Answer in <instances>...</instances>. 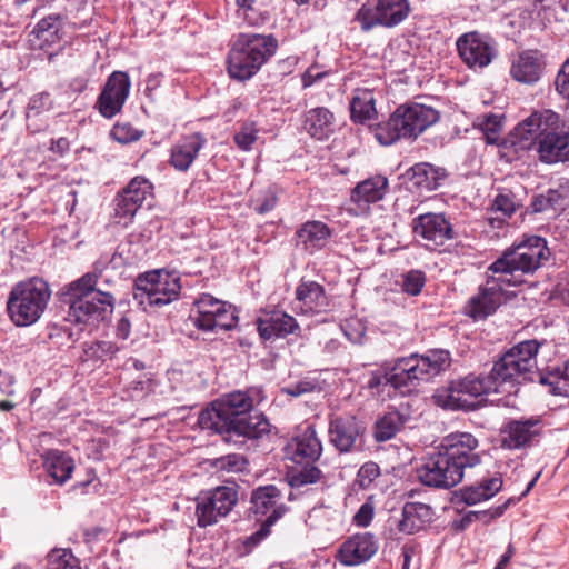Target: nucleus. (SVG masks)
<instances>
[{"label":"nucleus","mask_w":569,"mask_h":569,"mask_svg":"<svg viewBox=\"0 0 569 569\" xmlns=\"http://www.w3.org/2000/svg\"><path fill=\"white\" fill-rule=\"evenodd\" d=\"M539 347L537 340L519 342L493 363L488 375L470 373L437 389L433 402L443 409L470 411L485 396L511 393L518 385L537 381L540 377L537 366Z\"/></svg>","instance_id":"f257e3e1"},{"label":"nucleus","mask_w":569,"mask_h":569,"mask_svg":"<svg viewBox=\"0 0 569 569\" xmlns=\"http://www.w3.org/2000/svg\"><path fill=\"white\" fill-rule=\"evenodd\" d=\"M260 401L258 389L231 392L201 410L198 423L203 430L221 435L227 442L260 439L271 428L266 416L253 410Z\"/></svg>","instance_id":"f03ea898"},{"label":"nucleus","mask_w":569,"mask_h":569,"mask_svg":"<svg viewBox=\"0 0 569 569\" xmlns=\"http://www.w3.org/2000/svg\"><path fill=\"white\" fill-rule=\"evenodd\" d=\"M478 439L469 432H452L417 468L420 482L430 488L450 489L460 483L467 468L481 462Z\"/></svg>","instance_id":"7ed1b4c3"},{"label":"nucleus","mask_w":569,"mask_h":569,"mask_svg":"<svg viewBox=\"0 0 569 569\" xmlns=\"http://www.w3.org/2000/svg\"><path fill=\"white\" fill-rule=\"evenodd\" d=\"M561 119L552 110L535 111L509 134V143L518 153L537 146L540 161L557 163L569 161V130L560 128Z\"/></svg>","instance_id":"20e7f679"},{"label":"nucleus","mask_w":569,"mask_h":569,"mask_svg":"<svg viewBox=\"0 0 569 569\" xmlns=\"http://www.w3.org/2000/svg\"><path fill=\"white\" fill-rule=\"evenodd\" d=\"M98 274L88 272L70 282L61 291V301L68 305L66 320L84 326H97L114 309V297L97 288Z\"/></svg>","instance_id":"39448f33"},{"label":"nucleus","mask_w":569,"mask_h":569,"mask_svg":"<svg viewBox=\"0 0 569 569\" xmlns=\"http://www.w3.org/2000/svg\"><path fill=\"white\" fill-rule=\"evenodd\" d=\"M440 118L437 109L422 103L399 106L385 122L373 128L376 139L390 146L400 139H417Z\"/></svg>","instance_id":"423d86ee"},{"label":"nucleus","mask_w":569,"mask_h":569,"mask_svg":"<svg viewBox=\"0 0 569 569\" xmlns=\"http://www.w3.org/2000/svg\"><path fill=\"white\" fill-rule=\"evenodd\" d=\"M450 353L443 349L430 350L426 355L399 358L386 371V382L401 392L410 391L420 381H429L450 367Z\"/></svg>","instance_id":"0eeeda50"},{"label":"nucleus","mask_w":569,"mask_h":569,"mask_svg":"<svg viewBox=\"0 0 569 569\" xmlns=\"http://www.w3.org/2000/svg\"><path fill=\"white\" fill-rule=\"evenodd\" d=\"M322 450V442L312 425L299 429L287 442L283 448L284 458L298 466L290 475L292 487L313 485L323 478L322 471L316 466Z\"/></svg>","instance_id":"6e6552de"},{"label":"nucleus","mask_w":569,"mask_h":569,"mask_svg":"<svg viewBox=\"0 0 569 569\" xmlns=\"http://www.w3.org/2000/svg\"><path fill=\"white\" fill-rule=\"evenodd\" d=\"M278 41L271 34L241 33L228 54L232 79L249 80L276 53Z\"/></svg>","instance_id":"1a4fd4ad"},{"label":"nucleus","mask_w":569,"mask_h":569,"mask_svg":"<svg viewBox=\"0 0 569 569\" xmlns=\"http://www.w3.org/2000/svg\"><path fill=\"white\" fill-rule=\"evenodd\" d=\"M51 298L49 283L33 277L16 283L7 300V311L10 320L17 327H28L36 323L46 311Z\"/></svg>","instance_id":"9d476101"},{"label":"nucleus","mask_w":569,"mask_h":569,"mask_svg":"<svg viewBox=\"0 0 569 569\" xmlns=\"http://www.w3.org/2000/svg\"><path fill=\"white\" fill-rule=\"evenodd\" d=\"M549 250L547 241L538 236L526 237L522 241L507 249L488 268V272L500 274L509 280V284L516 286L520 281L515 273H532L541 267L542 261L548 259Z\"/></svg>","instance_id":"9b49d317"},{"label":"nucleus","mask_w":569,"mask_h":569,"mask_svg":"<svg viewBox=\"0 0 569 569\" xmlns=\"http://www.w3.org/2000/svg\"><path fill=\"white\" fill-rule=\"evenodd\" d=\"M250 512L260 522L259 529L247 539V545L256 546L269 536L271 527L288 511L283 495L274 485L260 486L252 490Z\"/></svg>","instance_id":"f8f14e48"},{"label":"nucleus","mask_w":569,"mask_h":569,"mask_svg":"<svg viewBox=\"0 0 569 569\" xmlns=\"http://www.w3.org/2000/svg\"><path fill=\"white\" fill-rule=\"evenodd\" d=\"M180 290V277L176 271L152 270L136 279L133 298L143 308L162 307L176 300Z\"/></svg>","instance_id":"ddd939ff"},{"label":"nucleus","mask_w":569,"mask_h":569,"mask_svg":"<svg viewBox=\"0 0 569 569\" xmlns=\"http://www.w3.org/2000/svg\"><path fill=\"white\" fill-rule=\"evenodd\" d=\"M196 500L198 526L204 528L217 523L234 508L238 502V491L234 487L220 486L201 492Z\"/></svg>","instance_id":"4468645a"},{"label":"nucleus","mask_w":569,"mask_h":569,"mask_svg":"<svg viewBox=\"0 0 569 569\" xmlns=\"http://www.w3.org/2000/svg\"><path fill=\"white\" fill-rule=\"evenodd\" d=\"M365 426L352 415H332L329 419V443L339 453H352L363 447Z\"/></svg>","instance_id":"2eb2a0df"},{"label":"nucleus","mask_w":569,"mask_h":569,"mask_svg":"<svg viewBox=\"0 0 569 569\" xmlns=\"http://www.w3.org/2000/svg\"><path fill=\"white\" fill-rule=\"evenodd\" d=\"M456 46L463 63L473 70L488 67L497 56L493 41L488 36L477 31L460 36Z\"/></svg>","instance_id":"dca6fc26"},{"label":"nucleus","mask_w":569,"mask_h":569,"mask_svg":"<svg viewBox=\"0 0 569 569\" xmlns=\"http://www.w3.org/2000/svg\"><path fill=\"white\" fill-rule=\"evenodd\" d=\"M131 81L127 72L113 71L107 79L96 102V108L103 118L111 119L118 114L130 92Z\"/></svg>","instance_id":"f3484780"},{"label":"nucleus","mask_w":569,"mask_h":569,"mask_svg":"<svg viewBox=\"0 0 569 569\" xmlns=\"http://www.w3.org/2000/svg\"><path fill=\"white\" fill-rule=\"evenodd\" d=\"M540 418L513 419L501 429V446L506 449H525L536 445L542 435Z\"/></svg>","instance_id":"a211bd4d"},{"label":"nucleus","mask_w":569,"mask_h":569,"mask_svg":"<svg viewBox=\"0 0 569 569\" xmlns=\"http://www.w3.org/2000/svg\"><path fill=\"white\" fill-rule=\"evenodd\" d=\"M506 286H510L508 279L500 274H489L478 295L469 300L468 315L475 319H482L493 313L502 302Z\"/></svg>","instance_id":"6ab92c4d"},{"label":"nucleus","mask_w":569,"mask_h":569,"mask_svg":"<svg viewBox=\"0 0 569 569\" xmlns=\"http://www.w3.org/2000/svg\"><path fill=\"white\" fill-rule=\"evenodd\" d=\"M378 548V539L371 532L356 533L340 545L337 559L343 566H360L369 561L377 553Z\"/></svg>","instance_id":"aec40b11"},{"label":"nucleus","mask_w":569,"mask_h":569,"mask_svg":"<svg viewBox=\"0 0 569 569\" xmlns=\"http://www.w3.org/2000/svg\"><path fill=\"white\" fill-rule=\"evenodd\" d=\"M412 231L428 242L426 246L439 247L453 238L452 226L442 213L419 214L412 220Z\"/></svg>","instance_id":"412c9836"},{"label":"nucleus","mask_w":569,"mask_h":569,"mask_svg":"<svg viewBox=\"0 0 569 569\" xmlns=\"http://www.w3.org/2000/svg\"><path fill=\"white\" fill-rule=\"evenodd\" d=\"M151 194V182L143 177H134L116 197V216L120 219L131 220Z\"/></svg>","instance_id":"4be33fe9"},{"label":"nucleus","mask_w":569,"mask_h":569,"mask_svg":"<svg viewBox=\"0 0 569 569\" xmlns=\"http://www.w3.org/2000/svg\"><path fill=\"white\" fill-rule=\"evenodd\" d=\"M256 325L262 340L286 338L300 332V326L296 318L278 309L262 311L257 318Z\"/></svg>","instance_id":"5701e85b"},{"label":"nucleus","mask_w":569,"mask_h":569,"mask_svg":"<svg viewBox=\"0 0 569 569\" xmlns=\"http://www.w3.org/2000/svg\"><path fill=\"white\" fill-rule=\"evenodd\" d=\"M296 303L293 309L303 315H315L325 311L328 307V297L325 288L312 280H302L296 288Z\"/></svg>","instance_id":"b1692460"},{"label":"nucleus","mask_w":569,"mask_h":569,"mask_svg":"<svg viewBox=\"0 0 569 569\" xmlns=\"http://www.w3.org/2000/svg\"><path fill=\"white\" fill-rule=\"evenodd\" d=\"M204 144L206 139L201 133L183 137L172 147L170 163L179 171H187Z\"/></svg>","instance_id":"393cba45"},{"label":"nucleus","mask_w":569,"mask_h":569,"mask_svg":"<svg viewBox=\"0 0 569 569\" xmlns=\"http://www.w3.org/2000/svg\"><path fill=\"white\" fill-rule=\"evenodd\" d=\"M333 127L335 116L325 107L312 108L303 114L302 129L313 139H327L333 132Z\"/></svg>","instance_id":"a878e982"},{"label":"nucleus","mask_w":569,"mask_h":569,"mask_svg":"<svg viewBox=\"0 0 569 569\" xmlns=\"http://www.w3.org/2000/svg\"><path fill=\"white\" fill-rule=\"evenodd\" d=\"M432 509L422 502H406L402 507L401 519L398 521V529L405 535H412L431 521Z\"/></svg>","instance_id":"bb28decb"},{"label":"nucleus","mask_w":569,"mask_h":569,"mask_svg":"<svg viewBox=\"0 0 569 569\" xmlns=\"http://www.w3.org/2000/svg\"><path fill=\"white\" fill-rule=\"evenodd\" d=\"M542 69L540 54L525 51L512 61L510 73L516 81L530 84L539 80Z\"/></svg>","instance_id":"cd10ccee"},{"label":"nucleus","mask_w":569,"mask_h":569,"mask_svg":"<svg viewBox=\"0 0 569 569\" xmlns=\"http://www.w3.org/2000/svg\"><path fill=\"white\" fill-rule=\"evenodd\" d=\"M298 244L309 253L322 249L331 237L329 227L321 221H307L296 232Z\"/></svg>","instance_id":"c85d7f7f"},{"label":"nucleus","mask_w":569,"mask_h":569,"mask_svg":"<svg viewBox=\"0 0 569 569\" xmlns=\"http://www.w3.org/2000/svg\"><path fill=\"white\" fill-rule=\"evenodd\" d=\"M43 468L57 485L66 483L74 470L72 457L60 450H49L42 456Z\"/></svg>","instance_id":"c756f323"},{"label":"nucleus","mask_w":569,"mask_h":569,"mask_svg":"<svg viewBox=\"0 0 569 569\" xmlns=\"http://www.w3.org/2000/svg\"><path fill=\"white\" fill-rule=\"evenodd\" d=\"M388 179L383 176L370 177L359 183L351 191V201L358 204L373 203L385 197Z\"/></svg>","instance_id":"7c9ffc66"},{"label":"nucleus","mask_w":569,"mask_h":569,"mask_svg":"<svg viewBox=\"0 0 569 569\" xmlns=\"http://www.w3.org/2000/svg\"><path fill=\"white\" fill-rule=\"evenodd\" d=\"M502 487V478L495 475L488 479H482L476 485L468 486L461 490V500L466 505H476L492 498Z\"/></svg>","instance_id":"2f4dec72"},{"label":"nucleus","mask_w":569,"mask_h":569,"mask_svg":"<svg viewBox=\"0 0 569 569\" xmlns=\"http://www.w3.org/2000/svg\"><path fill=\"white\" fill-rule=\"evenodd\" d=\"M226 301L219 300L209 293H202L196 301L197 308L196 326L207 331L216 319L218 312L226 308Z\"/></svg>","instance_id":"473e14b6"},{"label":"nucleus","mask_w":569,"mask_h":569,"mask_svg":"<svg viewBox=\"0 0 569 569\" xmlns=\"http://www.w3.org/2000/svg\"><path fill=\"white\" fill-rule=\"evenodd\" d=\"M411 180L413 183L427 191L436 190L440 182L446 178V172L441 168H437L430 163L421 162L411 168Z\"/></svg>","instance_id":"72a5a7b5"},{"label":"nucleus","mask_w":569,"mask_h":569,"mask_svg":"<svg viewBox=\"0 0 569 569\" xmlns=\"http://www.w3.org/2000/svg\"><path fill=\"white\" fill-rule=\"evenodd\" d=\"M373 92L369 89L355 90L350 102V114L355 122L363 123L376 116Z\"/></svg>","instance_id":"f704fd0d"},{"label":"nucleus","mask_w":569,"mask_h":569,"mask_svg":"<svg viewBox=\"0 0 569 569\" xmlns=\"http://www.w3.org/2000/svg\"><path fill=\"white\" fill-rule=\"evenodd\" d=\"M537 381L549 386L550 392L553 395L569 397V361L547 373L540 371V377H538Z\"/></svg>","instance_id":"c9c22d12"},{"label":"nucleus","mask_w":569,"mask_h":569,"mask_svg":"<svg viewBox=\"0 0 569 569\" xmlns=\"http://www.w3.org/2000/svg\"><path fill=\"white\" fill-rule=\"evenodd\" d=\"M403 425L402 416L397 411L386 413L375 425L373 437L377 441H387L396 436Z\"/></svg>","instance_id":"e433bc0d"},{"label":"nucleus","mask_w":569,"mask_h":569,"mask_svg":"<svg viewBox=\"0 0 569 569\" xmlns=\"http://www.w3.org/2000/svg\"><path fill=\"white\" fill-rule=\"evenodd\" d=\"M210 466L216 472L224 476L242 472L247 468L248 461L246 457L240 453H229L210 460Z\"/></svg>","instance_id":"4c0bfd02"},{"label":"nucleus","mask_w":569,"mask_h":569,"mask_svg":"<svg viewBox=\"0 0 569 569\" xmlns=\"http://www.w3.org/2000/svg\"><path fill=\"white\" fill-rule=\"evenodd\" d=\"M535 212H542L548 210H562L565 208V197L556 189H549L546 193L536 196L531 202Z\"/></svg>","instance_id":"58836bf2"},{"label":"nucleus","mask_w":569,"mask_h":569,"mask_svg":"<svg viewBox=\"0 0 569 569\" xmlns=\"http://www.w3.org/2000/svg\"><path fill=\"white\" fill-rule=\"evenodd\" d=\"M61 29L60 14H50L41 19L34 27L32 33L44 41H50Z\"/></svg>","instance_id":"ea45409f"},{"label":"nucleus","mask_w":569,"mask_h":569,"mask_svg":"<svg viewBox=\"0 0 569 569\" xmlns=\"http://www.w3.org/2000/svg\"><path fill=\"white\" fill-rule=\"evenodd\" d=\"M49 569H81L79 560L70 550L57 549L48 555Z\"/></svg>","instance_id":"a19ab883"},{"label":"nucleus","mask_w":569,"mask_h":569,"mask_svg":"<svg viewBox=\"0 0 569 569\" xmlns=\"http://www.w3.org/2000/svg\"><path fill=\"white\" fill-rule=\"evenodd\" d=\"M259 130L253 122H244L234 133L236 146L242 151H250L258 139Z\"/></svg>","instance_id":"79ce46f5"},{"label":"nucleus","mask_w":569,"mask_h":569,"mask_svg":"<svg viewBox=\"0 0 569 569\" xmlns=\"http://www.w3.org/2000/svg\"><path fill=\"white\" fill-rule=\"evenodd\" d=\"M238 323V316L236 308L226 303V308H222L220 312H218L216 319L211 323L210 328L207 331L214 330H231Z\"/></svg>","instance_id":"37998d69"},{"label":"nucleus","mask_w":569,"mask_h":569,"mask_svg":"<svg viewBox=\"0 0 569 569\" xmlns=\"http://www.w3.org/2000/svg\"><path fill=\"white\" fill-rule=\"evenodd\" d=\"M426 283V276L420 270H410L402 276L401 288L402 291L410 295L417 296L421 292Z\"/></svg>","instance_id":"c03bdc74"},{"label":"nucleus","mask_w":569,"mask_h":569,"mask_svg":"<svg viewBox=\"0 0 569 569\" xmlns=\"http://www.w3.org/2000/svg\"><path fill=\"white\" fill-rule=\"evenodd\" d=\"M142 131L134 128L131 123H117L111 130V137L123 144L137 141L141 138Z\"/></svg>","instance_id":"a18cd8bd"},{"label":"nucleus","mask_w":569,"mask_h":569,"mask_svg":"<svg viewBox=\"0 0 569 569\" xmlns=\"http://www.w3.org/2000/svg\"><path fill=\"white\" fill-rule=\"evenodd\" d=\"M380 476V467L373 461L365 462L358 470L356 483L361 489H368Z\"/></svg>","instance_id":"49530a36"},{"label":"nucleus","mask_w":569,"mask_h":569,"mask_svg":"<svg viewBox=\"0 0 569 569\" xmlns=\"http://www.w3.org/2000/svg\"><path fill=\"white\" fill-rule=\"evenodd\" d=\"M479 126L486 132L488 142L492 143L496 140L495 136L501 129V117L492 113L485 114Z\"/></svg>","instance_id":"de8ad7c7"},{"label":"nucleus","mask_w":569,"mask_h":569,"mask_svg":"<svg viewBox=\"0 0 569 569\" xmlns=\"http://www.w3.org/2000/svg\"><path fill=\"white\" fill-rule=\"evenodd\" d=\"M491 208L496 212H501L503 217H511L516 211V202L511 194L500 193L495 198Z\"/></svg>","instance_id":"09e8293b"},{"label":"nucleus","mask_w":569,"mask_h":569,"mask_svg":"<svg viewBox=\"0 0 569 569\" xmlns=\"http://www.w3.org/2000/svg\"><path fill=\"white\" fill-rule=\"evenodd\" d=\"M52 106V101L50 98V94L47 92H41L36 96H33L30 99L29 106H28V114H39L42 111L49 110Z\"/></svg>","instance_id":"8fccbe9b"},{"label":"nucleus","mask_w":569,"mask_h":569,"mask_svg":"<svg viewBox=\"0 0 569 569\" xmlns=\"http://www.w3.org/2000/svg\"><path fill=\"white\" fill-rule=\"evenodd\" d=\"M375 513V506L370 499H368L353 516V522L359 527H367L372 521Z\"/></svg>","instance_id":"3c124183"},{"label":"nucleus","mask_w":569,"mask_h":569,"mask_svg":"<svg viewBox=\"0 0 569 569\" xmlns=\"http://www.w3.org/2000/svg\"><path fill=\"white\" fill-rule=\"evenodd\" d=\"M236 2L239 8L238 13L242 14L249 24L254 26L260 22V18L253 8L256 0H236Z\"/></svg>","instance_id":"603ef678"},{"label":"nucleus","mask_w":569,"mask_h":569,"mask_svg":"<svg viewBox=\"0 0 569 569\" xmlns=\"http://www.w3.org/2000/svg\"><path fill=\"white\" fill-rule=\"evenodd\" d=\"M555 84L559 94L569 100V59L559 70Z\"/></svg>","instance_id":"864d4df0"},{"label":"nucleus","mask_w":569,"mask_h":569,"mask_svg":"<svg viewBox=\"0 0 569 569\" xmlns=\"http://www.w3.org/2000/svg\"><path fill=\"white\" fill-rule=\"evenodd\" d=\"M152 389V381L150 378L140 379L130 383L129 390L132 398H140L149 393Z\"/></svg>","instance_id":"5fc2aeb1"},{"label":"nucleus","mask_w":569,"mask_h":569,"mask_svg":"<svg viewBox=\"0 0 569 569\" xmlns=\"http://www.w3.org/2000/svg\"><path fill=\"white\" fill-rule=\"evenodd\" d=\"M276 202H277L276 196L269 191L263 196V199L261 202H259V200H256L253 202V209L258 213L263 214V213L271 211L274 208Z\"/></svg>","instance_id":"6e6d98bb"},{"label":"nucleus","mask_w":569,"mask_h":569,"mask_svg":"<svg viewBox=\"0 0 569 569\" xmlns=\"http://www.w3.org/2000/svg\"><path fill=\"white\" fill-rule=\"evenodd\" d=\"M162 82V73H151L146 79V89L144 93L150 99L153 100V92L161 86Z\"/></svg>","instance_id":"4d7b16f0"},{"label":"nucleus","mask_w":569,"mask_h":569,"mask_svg":"<svg viewBox=\"0 0 569 569\" xmlns=\"http://www.w3.org/2000/svg\"><path fill=\"white\" fill-rule=\"evenodd\" d=\"M310 390H311V385L309 382H299L295 386L287 387L284 389L286 393L293 396V397H298V396H300L305 392H308Z\"/></svg>","instance_id":"13d9d810"},{"label":"nucleus","mask_w":569,"mask_h":569,"mask_svg":"<svg viewBox=\"0 0 569 569\" xmlns=\"http://www.w3.org/2000/svg\"><path fill=\"white\" fill-rule=\"evenodd\" d=\"M70 148V143L67 138H59L51 142L50 149L59 154H64Z\"/></svg>","instance_id":"bf43d9fd"},{"label":"nucleus","mask_w":569,"mask_h":569,"mask_svg":"<svg viewBox=\"0 0 569 569\" xmlns=\"http://www.w3.org/2000/svg\"><path fill=\"white\" fill-rule=\"evenodd\" d=\"M130 332V321L121 318L117 323V336L121 339H127Z\"/></svg>","instance_id":"052dcab7"},{"label":"nucleus","mask_w":569,"mask_h":569,"mask_svg":"<svg viewBox=\"0 0 569 569\" xmlns=\"http://www.w3.org/2000/svg\"><path fill=\"white\" fill-rule=\"evenodd\" d=\"M513 556V547L508 546L507 551L501 556L495 569H505Z\"/></svg>","instance_id":"680f3d73"},{"label":"nucleus","mask_w":569,"mask_h":569,"mask_svg":"<svg viewBox=\"0 0 569 569\" xmlns=\"http://www.w3.org/2000/svg\"><path fill=\"white\" fill-rule=\"evenodd\" d=\"M412 553H413V549L412 548H410L408 546H405L402 548V556H403L402 569H409L410 558H411Z\"/></svg>","instance_id":"e2e57ef3"},{"label":"nucleus","mask_w":569,"mask_h":569,"mask_svg":"<svg viewBox=\"0 0 569 569\" xmlns=\"http://www.w3.org/2000/svg\"><path fill=\"white\" fill-rule=\"evenodd\" d=\"M345 335L351 342H359V340L362 336V332H357L353 335V333L349 332L347 329H345Z\"/></svg>","instance_id":"0e129e2a"},{"label":"nucleus","mask_w":569,"mask_h":569,"mask_svg":"<svg viewBox=\"0 0 569 569\" xmlns=\"http://www.w3.org/2000/svg\"><path fill=\"white\" fill-rule=\"evenodd\" d=\"M14 408V403L8 400L0 401V410L1 411H9Z\"/></svg>","instance_id":"69168bd1"},{"label":"nucleus","mask_w":569,"mask_h":569,"mask_svg":"<svg viewBox=\"0 0 569 569\" xmlns=\"http://www.w3.org/2000/svg\"><path fill=\"white\" fill-rule=\"evenodd\" d=\"M541 472H538L532 479L531 481L528 483L526 490L523 491L522 496L527 495L532 488L533 486L536 485L537 480L539 479Z\"/></svg>","instance_id":"338daca9"},{"label":"nucleus","mask_w":569,"mask_h":569,"mask_svg":"<svg viewBox=\"0 0 569 569\" xmlns=\"http://www.w3.org/2000/svg\"><path fill=\"white\" fill-rule=\"evenodd\" d=\"M508 503H509V501H507L503 506L497 507L495 509V512H493V515L491 517H500L505 512V510L507 509Z\"/></svg>","instance_id":"774afa93"}]
</instances>
